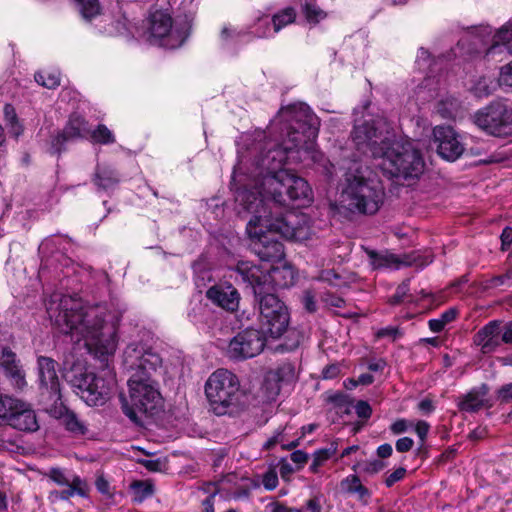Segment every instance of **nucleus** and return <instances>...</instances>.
Masks as SVG:
<instances>
[{"instance_id": "6ab92c4d", "label": "nucleus", "mask_w": 512, "mask_h": 512, "mask_svg": "<svg viewBox=\"0 0 512 512\" xmlns=\"http://www.w3.org/2000/svg\"><path fill=\"white\" fill-rule=\"evenodd\" d=\"M434 141L437 144L438 155L447 160L455 161L464 152V146L459 135L451 126L438 125L433 129Z\"/></svg>"}, {"instance_id": "393cba45", "label": "nucleus", "mask_w": 512, "mask_h": 512, "mask_svg": "<svg viewBox=\"0 0 512 512\" xmlns=\"http://www.w3.org/2000/svg\"><path fill=\"white\" fill-rule=\"evenodd\" d=\"M49 412L56 418L62 420L65 428L73 434L84 435L87 432L85 424L77 417V415L63 405L61 400L57 404L48 405Z\"/></svg>"}, {"instance_id": "680f3d73", "label": "nucleus", "mask_w": 512, "mask_h": 512, "mask_svg": "<svg viewBox=\"0 0 512 512\" xmlns=\"http://www.w3.org/2000/svg\"><path fill=\"white\" fill-rule=\"evenodd\" d=\"M413 440L409 437H403L396 441V450L398 452H408L413 447Z\"/></svg>"}, {"instance_id": "4d7b16f0", "label": "nucleus", "mask_w": 512, "mask_h": 512, "mask_svg": "<svg viewBox=\"0 0 512 512\" xmlns=\"http://www.w3.org/2000/svg\"><path fill=\"white\" fill-rule=\"evenodd\" d=\"M412 426H413V423L408 422L405 419H399L391 425L390 429L394 434H402V433L406 432L409 427H412Z\"/></svg>"}, {"instance_id": "a878e982", "label": "nucleus", "mask_w": 512, "mask_h": 512, "mask_svg": "<svg viewBox=\"0 0 512 512\" xmlns=\"http://www.w3.org/2000/svg\"><path fill=\"white\" fill-rule=\"evenodd\" d=\"M512 53V21L504 25L494 36L493 44L487 49L486 57L496 59L498 55Z\"/></svg>"}, {"instance_id": "9d476101", "label": "nucleus", "mask_w": 512, "mask_h": 512, "mask_svg": "<svg viewBox=\"0 0 512 512\" xmlns=\"http://www.w3.org/2000/svg\"><path fill=\"white\" fill-rule=\"evenodd\" d=\"M191 25L187 20L173 21L166 10H156L150 16V42L176 49L183 45L190 34Z\"/></svg>"}, {"instance_id": "e2e57ef3", "label": "nucleus", "mask_w": 512, "mask_h": 512, "mask_svg": "<svg viewBox=\"0 0 512 512\" xmlns=\"http://www.w3.org/2000/svg\"><path fill=\"white\" fill-rule=\"evenodd\" d=\"M430 425L425 421H418L415 425V431L422 443H424L429 432Z\"/></svg>"}, {"instance_id": "412c9836", "label": "nucleus", "mask_w": 512, "mask_h": 512, "mask_svg": "<svg viewBox=\"0 0 512 512\" xmlns=\"http://www.w3.org/2000/svg\"><path fill=\"white\" fill-rule=\"evenodd\" d=\"M89 134L88 122L78 114L71 115L64 129L52 140L53 153L60 154L66 142L88 138Z\"/></svg>"}, {"instance_id": "20e7f679", "label": "nucleus", "mask_w": 512, "mask_h": 512, "mask_svg": "<svg viewBox=\"0 0 512 512\" xmlns=\"http://www.w3.org/2000/svg\"><path fill=\"white\" fill-rule=\"evenodd\" d=\"M383 125L382 120L373 119L355 124L352 139L356 149L379 159L378 166L390 177L417 179L425 167L418 143L384 133Z\"/></svg>"}, {"instance_id": "72a5a7b5", "label": "nucleus", "mask_w": 512, "mask_h": 512, "mask_svg": "<svg viewBox=\"0 0 512 512\" xmlns=\"http://www.w3.org/2000/svg\"><path fill=\"white\" fill-rule=\"evenodd\" d=\"M82 17L90 21L100 14V4L98 0H75Z\"/></svg>"}, {"instance_id": "39448f33", "label": "nucleus", "mask_w": 512, "mask_h": 512, "mask_svg": "<svg viewBox=\"0 0 512 512\" xmlns=\"http://www.w3.org/2000/svg\"><path fill=\"white\" fill-rule=\"evenodd\" d=\"M259 200L266 204L267 213L276 207H304L313 200L312 189L308 182L290 172L289 170H280L275 175H268L263 181V190L253 191Z\"/></svg>"}, {"instance_id": "79ce46f5", "label": "nucleus", "mask_w": 512, "mask_h": 512, "mask_svg": "<svg viewBox=\"0 0 512 512\" xmlns=\"http://www.w3.org/2000/svg\"><path fill=\"white\" fill-rule=\"evenodd\" d=\"M363 472L373 475L385 468V463L382 460L375 459L373 461L365 462L359 465Z\"/></svg>"}, {"instance_id": "58836bf2", "label": "nucleus", "mask_w": 512, "mask_h": 512, "mask_svg": "<svg viewBox=\"0 0 512 512\" xmlns=\"http://www.w3.org/2000/svg\"><path fill=\"white\" fill-rule=\"evenodd\" d=\"M328 401L340 409L343 408V412L349 413L350 399L347 395L342 392H336L328 396Z\"/></svg>"}, {"instance_id": "a211bd4d", "label": "nucleus", "mask_w": 512, "mask_h": 512, "mask_svg": "<svg viewBox=\"0 0 512 512\" xmlns=\"http://www.w3.org/2000/svg\"><path fill=\"white\" fill-rule=\"evenodd\" d=\"M47 477L59 486H66L68 489L63 491L51 492V496L61 500H68L74 495L87 497L89 494V486L87 482L77 475L69 476L60 468H50Z\"/></svg>"}, {"instance_id": "f8f14e48", "label": "nucleus", "mask_w": 512, "mask_h": 512, "mask_svg": "<svg viewBox=\"0 0 512 512\" xmlns=\"http://www.w3.org/2000/svg\"><path fill=\"white\" fill-rule=\"evenodd\" d=\"M474 124L489 135H512V107L503 101H493L473 115Z\"/></svg>"}, {"instance_id": "f704fd0d", "label": "nucleus", "mask_w": 512, "mask_h": 512, "mask_svg": "<svg viewBox=\"0 0 512 512\" xmlns=\"http://www.w3.org/2000/svg\"><path fill=\"white\" fill-rule=\"evenodd\" d=\"M296 13L293 8H285L281 12L275 14L272 18L274 32H279L283 27L294 22Z\"/></svg>"}, {"instance_id": "f257e3e1", "label": "nucleus", "mask_w": 512, "mask_h": 512, "mask_svg": "<svg viewBox=\"0 0 512 512\" xmlns=\"http://www.w3.org/2000/svg\"><path fill=\"white\" fill-rule=\"evenodd\" d=\"M47 313L53 325L76 342L101 356L113 354L117 347V327L121 312L107 304H85L80 298L54 293Z\"/></svg>"}, {"instance_id": "c756f323", "label": "nucleus", "mask_w": 512, "mask_h": 512, "mask_svg": "<svg viewBox=\"0 0 512 512\" xmlns=\"http://www.w3.org/2000/svg\"><path fill=\"white\" fill-rule=\"evenodd\" d=\"M269 380L277 379L281 384L290 383L296 378L295 366L292 363H281L277 368L268 371Z\"/></svg>"}, {"instance_id": "6e6d98bb", "label": "nucleus", "mask_w": 512, "mask_h": 512, "mask_svg": "<svg viewBox=\"0 0 512 512\" xmlns=\"http://www.w3.org/2000/svg\"><path fill=\"white\" fill-rule=\"evenodd\" d=\"M355 411L358 417L368 419L371 416L372 409L365 401H358L355 405Z\"/></svg>"}, {"instance_id": "a19ab883", "label": "nucleus", "mask_w": 512, "mask_h": 512, "mask_svg": "<svg viewBox=\"0 0 512 512\" xmlns=\"http://www.w3.org/2000/svg\"><path fill=\"white\" fill-rule=\"evenodd\" d=\"M304 13L309 21L318 22L323 19L326 15L319 7L313 3H306L304 6Z\"/></svg>"}, {"instance_id": "8fccbe9b", "label": "nucleus", "mask_w": 512, "mask_h": 512, "mask_svg": "<svg viewBox=\"0 0 512 512\" xmlns=\"http://www.w3.org/2000/svg\"><path fill=\"white\" fill-rule=\"evenodd\" d=\"M263 486L267 490H273L278 485V476L275 470L270 469L264 475L262 479Z\"/></svg>"}, {"instance_id": "cd10ccee", "label": "nucleus", "mask_w": 512, "mask_h": 512, "mask_svg": "<svg viewBox=\"0 0 512 512\" xmlns=\"http://www.w3.org/2000/svg\"><path fill=\"white\" fill-rule=\"evenodd\" d=\"M269 275V292L274 287L286 288L294 283L295 275L291 267L283 265L282 267H272L268 271Z\"/></svg>"}, {"instance_id": "5fc2aeb1", "label": "nucleus", "mask_w": 512, "mask_h": 512, "mask_svg": "<svg viewBox=\"0 0 512 512\" xmlns=\"http://www.w3.org/2000/svg\"><path fill=\"white\" fill-rule=\"evenodd\" d=\"M302 303L306 311L313 313L317 310L315 297L311 291H305L302 297Z\"/></svg>"}, {"instance_id": "f3484780", "label": "nucleus", "mask_w": 512, "mask_h": 512, "mask_svg": "<svg viewBox=\"0 0 512 512\" xmlns=\"http://www.w3.org/2000/svg\"><path fill=\"white\" fill-rule=\"evenodd\" d=\"M366 253L373 269H398L400 266L411 265L424 267L432 262L431 256L421 257L417 252L397 256L388 252L378 253L374 250L366 249Z\"/></svg>"}, {"instance_id": "bf43d9fd", "label": "nucleus", "mask_w": 512, "mask_h": 512, "mask_svg": "<svg viewBox=\"0 0 512 512\" xmlns=\"http://www.w3.org/2000/svg\"><path fill=\"white\" fill-rule=\"evenodd\" d=\"M6 126L8 128L9 133L15 138H18L23 133V126L18 118L14 121L6 123Z\"/></svg>"}, {"instance_id": "4c0bfd02", "label": "nucleus", "mask_w": 512, "mask_h": 512, "mask_svg": "<svg viewBox=\"0 0 512 512\" xmlns=\"http://www.w3.org/2000/svg\"><path fill=\"white\" fill-rule=\"evenodd\" d=\"M455 108L456 102L454 99H445L436 104L435 112L442 118H450L453 116Z\"/></svg>"}, {"instance_id": "49530a36", "label": "nucleus", "mask_w": 512, "mask_h": 512, "mask_svg": "<svg viewBox=\"0 0 512 512\" xmlns=\"http://www.w3.org/2000/svg\"><path fill=\"white\" fill-rule=\"evenodd\" d=\"M498 82L500 86L512 87V61L501 67Z\"/></svg>"}, {"instance_id": "09e8293b", "label": "nucleus", "mask_w": 512, "mask_h": 512, "mask_svg": "<svg viewBox=\"0 0 512 512\" xmlns=\"http://www.w3.org/2000/svg\"><path fill=\"white\" fill-rule=\"evenodd\" d=\"M406 475V469L404 467H399L390 474L385 477V485L387 487H392L395 483L401 481Z\"/></svg>"}, {"instance_id": "2f4dec72", "label": "nucleus", "mask_w": 512, "mask_h": 512, "mask_svg": "<svg viewBox=\"0 0 512 512\" xmlns=\"http://www.w3.org/2000/svg\"><path fill=\"white\" fill-rule=\"evenodd\" d=\"M457 316V310L454 308H450L443 312L439 318L430 319L428 321V326L430 330L434 333L441 332L445 326L454 321Z\"/></svg>"}, {"instance_id": "37998d69", "label": "nucleus", "mask_w": 512, "mask_h": 512, "mask_svg": "<svg viewBox=\"0 0 512 512\" xmlns=\"http://www.w3.org/2000/svg\"><path fill=\"white\" fill-rule=\"evenodd\" d=\"M360 484L361 481L357 475H349L340 483L342 490L350 494H353Z\"/></svg>"}, {"instance_id": "338daca9", "label": "nucleus", "mask_w": 512, "mask_h": 512, "mask_svg": "<svg viewBox=\"0 0 512 512\" xmlns=\"http://www.w3.org/2000/svg\"><path fill=\"white\" fill-rule=\"evenodd\" d=\"M279 472L283 479H288L289 476L294 472V469L291 464L283 459L279 463Z\"/></svg>"}, {"instance_id": "5701e85b", "label": "nucleus", "mask_w": 512, "mask_h": 512, "mask_svg": "<svg viewBox=\"0 0 512 512\" xmlns=\"http://www.w3.org/2000/svg\"><path fill=\"white\" fill-rule=\"evenodd\" d=\"M501 333V322L490 321L475 334L474 343L480 347L482 353H491L501 345Z\"/></svg>"}, {"instance_id": "6e6552de", "label": "nucleus", "mask_w": 512, "mask_h": 512, "mask_svg": "<svg viewBox=\"0 0 512 512\" xmlns=\"http://www.w3.org/2000/svg\"><path fill=\"white\" fill-rule=\"evenodd\" d=\"M205 394L216 415H234L246 406L247 396L236 374L227 369L214 371L206 381Z\"/></svg>"}, {"instance_id": "69168bd1", "label": "nucleus", "mask_w": 512, "mask_h": 512, "mask_svg": "<svg viewBox=\"0 0 512 512\" xmlns=\"http://www.w3.org/2000/svg\"><path fill=\"white\" fill-rule=\"evenodd\" d=\"M502 250H506L512 243V228L506 227L501 234Z\"/></svg>"}, {"instance_id": "7c9ffc66", "label": "nucleus", "mask_w": 512, "mask_h": 512, "mask_svg": "<svg viewBox=\"0 0 512 512\" xmlns=\"http://www.w3.org/2000/svg\"><path fill=\"white\" fill-rule=\"evenodd\" d=\"M410 292V279H405L396 288L395 293L390 297L389 303L391 305H399L402 303H413L416 298Z\"/></svg>"}, {"instance_id": "c03bdc74", "label": "nucleus", "mask_w": 512, "mask_h": 512, "mask_svg": "<svg viewBox=\"0 0 512 512\" xmlns=\"http://www.w3.org/2000/svg\"><path fill=\"white\" fill-rule=\"evenodd\" d=\"M511 280H512L511 272H508V273H505L502 275H497V276L492 277L490 280H488L487 287L497 288V287L504 286V285L509 286L511 284Z\"/></svg>"}, {"instance_id": "774afa93", "label": "nucleus", "mask_w": 512, "mask_h": 512, "mask_svg": "<svg viewBox=\"0 0 512 512\" xmlns=\"http://www.w3.org/2000/svg\"><path fill=\"white\" fill-rule=\"evenodd\" d=\"M501 343L512 344V324L506 325L500 335Z\"/></svg>"}, {"instance_id": "ddd939ff", "label": "nucleus", "mask_w": 512, "mask_h": 512, "mask_svg": "<svg viewBox=\"0 0 512 512\" xmlns=\"http://www.w3.org/2000/svg\"><path fill=\"white\" fill-rule=\"evenodd\" d=\"M0 418L19 431L35 432L39 429L36 413L31 405L9 395L0 396Z\"/></svg>"}, {"instance_id": "864d4df0", "label": "nucleus", "mask_w": 512, "mask_h": 512, "mask_svg": "<svg viewBox=\"0 0 512 512\" xmlns=\"http://www.w3.org/2000/svg\"><path fill=\"white\" fill-rule=\"evenodd\" d=\"M402 333L400 332V330L396 327H385V328H382L380 330H378V332L376 333V336L378 338H391L392 340H395L399 337H401Z\"/></svg>"}, {"instance_id": "423d86ee", "label": "nucleus", "mask_w": 512, "mask_h": 512, "mask_svg": "<svg viewBox=\"0 0 512 512\" xmlns=\"http://www.w3.org/2000/svg\"><path fill=\"white\" fill-rule=\"evenodd\" d=\"M63 365L64 379L87 405L102 406L109 400L116 386L115 375L109 369L95 375L81 361L70 363L67 358Z\"/></svg>"}, {"instance_id": "de8ad7c7", "label": "nucleus", "mask_w": 512, "mask_h": 512, "mask_svg": "<svg viewBox=\"0 0 512 512\" xmlns=\"http://www.w3.org/2000/svg\"><path fill=\"white\" fill-rule=\"evenodd\" d=\"M132 488L141 498H147L153 494V486L147 482L136 481L132 484Z\"/></svg>"}, {"instance_id": "4468645a", "label": "nucleus", "mask_w": 512, "mask_h": 512, "mask_svg": "<svg viewBox=\"0 0 512 512\" xmlns=\"http://www.w3.org/2000/svg\"><path fill=\"white\" fill-rule=\"evenodd\" d=\"M265 347V334L249 328L237 333L229 342L227 353L232 359L243 360L257 356Z\"/></svg>"}, {"instance_id": "7ed1b4c3", "label": "nucleus", "mask_w": 512, "mask_h": 512, "mask_svg": "<svg viewBox=\"0 0 512 512\" xmlns=\"http://www.w3.org/2000/svg\"><path fill=\"white\" fill-rule=\"evenodd\" d=\"M235 201L240 207L239 213H250L252 217L247 223V233L251 238V250L260 260L277 262L284 258L283 244L275 238V234L288 240L303 241L309 236V229L297 225L298 216L294 213L280 214L274 217L267 213L266 204L259 200L247 188H239Z\"/></svg>"}, {"instance_id": "473e14b6", "label": "nucleus", "mask_w": 512, "mask_h": 512, "mask_svg": "<svg viewBox=\"0 0 512 512\" xmlns=\"http://www.w3.org/2000/svg\"><path fill=\"white\" fill-rule=\"evenodd\" d=\"M35 81L48 89H55L60 85V73L54 71H41L35 74Z\"/></svg>"}, {"instance_id": "1a4fd4ad", "label": "nucleus", "mask_w": 512, "mask_h": 512, "mask_svg": "<svg viewBox=\"0 0 512 512\" xmlns=\"http://www.w3.org/2000/svg\"><path fill=\"white\" fill-rule=\"evenodd\" d=\"M129 400L121 395L123 413L134 423L141 421V415L152 416L162 407V395L158 383L151 377L131 375L128 380Z\"/></svg>"}, {"instance_id": "4be33fe9", "label": "nucleus", "mask_w": 512, "mask_h": 512, "mask_svg": "<svg viewBox=\"0 0 512 512\" xmlns=\"http://www.w3.org/2000/svg\"><path fill=\"white\" fill-rule=\"evenodd\" d=\"M0 369L15 389L23 390L27 386L22 364L16 353L9 347L2 348L0 352Z\"/></svg>"}, {"instance_id": "603ef678", "label": "nucleus", "mask_w": 512, "mask_h": 512, "mask_svg": "<svg viewBox=\"0 0 512 512\" xmlns=\"http://www.w3.org/2000/svg\"><path fill=\"white\" fill-rule=\"evenodd\" d=\"M322 300L328 307L341 308L345 305V300L343 298L330 293H326Z\"/></svg>"}, {"instance_id": "ea45409f", "label": "nucleus", "mask_w": 512, "mask_h": 512, "mask_svg": "<svg viewBox=\"0 0 512 512\" xmlns=\"http://www.w3.org/2000/svg\"><path fill=\"white\" fill-rule=\"evenodd\" d=\"M495 85L493 81H489L486 78H481L475 85L474 90L475 94L478 97H487L494 90Z\"/></svg>"}, {"instance_id": "c85d7f7f", "label": "nucleus", "mask_w": 512, "mask_h": 512, "mask_svg": "<svg viewBox=\"0 0 512 512\" xmlns=\"http://www.w3.org/2000/svg\"><path fill=\"white\" fill-rule=\"evenodd\" d=\"M93 182L98 188L109 190L118 184L119 175L110 167H97Z\"/></svg>"}, {"instance_id": "9b49d317", "label": "nucleus", "mask_w": 512, "mask_h": 512, "mask_svg": "<svg viewBox=\"0 0 512 512\" xmlns=\"http://www.w3.org/2000/svg\"><path fill=\"white\" fill-rule=\"evenodd\" d=\"M259 316L258 320L264 334L279 338L289 325V313L286 305L272 292L267 291L255 297Z\"/></svg>"}, {"instance_id": "052dcab7", "label": "nucleus", "mask_w": 512, "mask_h": 512, "mask_svg": "<svg viewBox=\"0 0 512 512\" xmlns=\"http://www.w3.org/2000/svg\"><path fill=\"white\" fill-rule=\"evenodd\" d=\"M139 462L149 471H161L162 462L159 459H143L140 460Z\"/></svg>"}, {"instance_id": "b1692460", "label": "nucleus", "mask_w": 512, "mask_h": 512, "mask_svg": "<svg viewBox=\"0 0 512 512\" xmlns=\"http://www.w3.org/2000/svg\"><path fill=\"white\" fill-rule=\"evenodd\" d=\"M207 298L228 311H234L239 305V293L232 285L213 286L207 293Z\"/></svg>"}, {"instance_id": "0eeeda50", "label": "nucleus", "mask_w": 512, "mask_h": 512, "mask_svg": "<svg viewBox=\"0 0 512 512\" xmlns=\"http://www.w3.org/2000/svg\"><path fill=\"white\" fill-rule=\"evenodd\" d=\"M347 186L343 191V201L351 212L375 214L383 203L384 188L381 182L371 177L367 167L353 164L346 174Z\"/></svg>"}, {"instance_id": "0e129e2a", "label": "nucleus", "mask_w": 512, "mask_h": 512, "mask_svg": "<svg viewBox=\"0 0 512 512\" xmlns=\"http://www.w3.org/2000/svg\"><path fill=\"white\" fill-rule=\"evenodd\" d=\"M290 457L291 460L299 466V468L304 466L308 460V454L301 450L292 452Z\"/></svg>"}, {"instance_id": "bb28decb", "label": "nucleus", "mask_w": 512, "mask_h": 512, "mask_svg": "<svg viewBox=\"0 0 512 512\" xmlns=\"http://www.w3.org/2000/svg\"><path fill=\"white\" fill-rule=\"evenodd\" d=\"M487 385L483 384L479 388H474L467 394L459 398L458 408L463 412L474 413L487 406L488 394Z\"/></svg>"}, {"instance_id": "2eb2a0df", "label": "nucleus", "mask_w": 512, "mask_h": 512, "mask_svg": "<svg viewBox=\"0 0 512 512\" xmlns=\"http://www.w3.org/2000/svg\"><path fill=\"white\" fill-rule=\"evenodd\" d=\"M125 364L134 372L132 375H143L153 378V373L161 366V357L151 349L131 344L124 352Z\"/></svg>"}, {"instance_id": "a18cd8bd", "label": "nucleus", "mask_w": 512, "mask_h": 512, "mask_svg": "<svg viewBox=\"0 0 512 512\" xmlns=\"http://www.w3.org/2000/svg\"><path fill=\"white\" fill-rule=\"evenodd\" d=\"M331 458L327 452H325L323 449L317 450L313 454V461L310 465V470L313 473H317L319 468L329 459Z\"/></svg>"}, {"instance_id": "e433bc0d", "label": "nucleus", "mask_w": 512, "mask_h": 512, "mask_svg": "<svg viewBox=\"0 0 512 512\" xmlns=\"http://www.w3.org/2000/svg\"><path fill=\"white\" fill-rule=\"evenodd\" d=\"M281 389V383L274 379V381L269 380V373L267 372L265 374L263 384L261 386V391L263 393V396L265 400L272 401L276 398V396L279 394Z\"/></svg>"}, {"instance_id": "13d9d810", "label": "nucleus", "mask_w": 512, "mask_h": 512, "mask_svg": "<svg viewBox=\"0 0 512 512\" xmlns=\"http://www.w3.org/2000/svg\"><path fill=\"white\" fill-rule=\"evenodd\" d=\"M339 279H340V276L333 270L322 271V273L320 275V280L327 282L332 286H338L337 281Z\"/></svg>"}, {"instance_id": "3c124183", "label": "nucleus", "mask_w": 512, "mask_h": 512, "mask_svg": "<svg viewBox=\"0 0 512 512\" xmlns=\"http://www.w3.org/2000/svg\"><path fill=\"white\" fill-rule=\"evenodd\" d=\"M497 398L501 403H512V383L501 386L497 391Z\"/></svg>"}, {"instance_id": "aec40b11", "label": "nucleus", "mask_w": 512, "mask_h": 512, "mask_svg": "<svg viewBox=\"0 0 512 512\" xmlns=\"http://www.w3.org/2000/svg\"><path fill=\"white\" fill-rule=\"evenodd\" d=\"M234 272L236 273V279L240 278L242 282L248 284L253 289L255 297L269 291L268 272H264L260 267L251 262H238Z\"/></svg>"}, {"instance_id": "f03ea898", "label": "nucleus", "mask_w": 512, "mask_h": 512, "mask_svg": "<svg viewBox=\"0 0 512 512\" xmlns=\"http://www.w3.org/2000/svg\"><path fill=\"white\" fill-rule=\"evenodd\" d=\"M279 126L282 140L270 147L256 162L253 191L263 190L264 178L284 170L285 162H298L302 154L310 153L318 135L320 121L311 109L303 103L293 104L280 109L273 120L272 129Z\"/></svg>"}, {"instance_id": "c9c22d12", "label": "nucleus", "mask_w": 512, "mask_h": 512, "mask_svg": "<svg viewBox=\"0 0 512 512\" xmlns=\"http://www.w3.org/2000/svg\"><path fill=\"white\" fill-rule=\"evenodd\" d=\"M88 137L94 143L111 144L115 142L113 133L103 124L97 126L96 129L91 130Z\"/></svg>"}, {"instance_id": "dca6fc26", "label": "nucleus", "mask_w": 512, "mask_h": 512, "mask_svg": "<svg viewBox=\"0 0 512 512\" xmlns=\"http://www.w3.org/2000/svg\"><path fill=\"white\" fill-rule=\"evenodd\" d=\"M37 364L41 396L46 399L47 405L57 404L62 398L56 371L57 363L50 357L40 356Z\"/></svg>"}]
</instances>
